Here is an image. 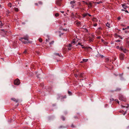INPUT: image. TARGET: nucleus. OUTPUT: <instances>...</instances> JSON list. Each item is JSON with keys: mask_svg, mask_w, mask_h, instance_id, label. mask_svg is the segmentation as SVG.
<instances>
[{"mask_svg": "<svg viewBox=\"0 0 129 129\" xmlns=\"http://www.w3.org/2000/svg\"><path fill=\"white\" fill-rule=\"evenodd\" d=\"M119 99L121 101L125 102L126 101V98L123 95L119 96Z\"/></svg>", "mask_w": 129, "mask_h": 129, "instance_id": "nucleus-1", "label": "nucleus"}, {"mask_svg": "<svg viewBox=\"0 0 129 129\" xmlns=\"http://www.w3.org/2000/svg\"><path fill=\"white\" fill-rule=\"evenodd\" d=\"M20 83L19 80L18 79H17L14 81V83L15 85H18L20 84Z\"/></svg>", "mask_w": 129, "mask_h": 129, "instance_id": "nucleus-2", "label": "nucleus"}, {"mask_svg": "<svg viewBox=\"0 0 129 129\" xmlns=\"http://www.w3.org/2000/svg\"><path fill=\"white\" fill-rule=\"evenodd\" d=\"M119 58L121 60H123V59L124 58V54L121 53L119 55Z\"/></svg>", "mask_w": 129, "mask_h": 129, "instance_id": "nucleus-3", "label": "nucleus"}, {"mask_svg": "<svg viewBox=\"0 0 129 129\" xmlns=\"http://www.w3.org/2000/svg\"><path fill=\"white\" fill-rule=\"evenodd\" d=\"M24 40H26L27 41H28V36L26 35V36H24Z\"/></svg>", "mask_w": 129, "mask_h": 129, "instance_id": "nucleus-4", "label": "nucleus"}, {"mask_svg": "<svg viewBox=\"0 0 129 129\" xmlns=\"http://www.w3.org/2000/svg\"><path fill=\"white\" fill-rule=\"evenodd\" d=\"M122 5V7H123V8L124 9H126L128 7L127 6H126L125 5V4H123Z\"/></svg>", "mask_w": 129, "mask_h": 129, "instance_id": "nucleus-5", "label": "nucleus"}, {"mask_svg": "<svg viewBox=\"0 0 129 129\" xmlns=\"http://www.w3.org/2000/svg\"><path fill=\"white\" fill-rule=\"evenodd\" d=\"M11 100L15 102L16 103L17 102H18V100H16L14 98H12L11 99Z\"/></svg>", "mask_w": 129, "mask_h": 129, "instance_id": "nucleus-6", "label": "nucleus"}, {"mask_svg": "<svg viewBox=\"0 0 129 129\" xmlns=\"http://www.w3.org/2000/svg\"><path fill=\"white\" fill-rule=\"evenodd\" d=\"M12 5V4L11 3H9L8 4V6L11 8L12 7H14V6H11V5Z\"/></svg>", "mask_w": 129, "mask_h": 129, "instance_id": "nucleus-7", "label": "nucleus"}, {"mask_svg": "<svg viewBox=\"0 0 129 129\" xmlns=\"http://www.w3.org/2000/svg\"><path fill=\"white\" fill-rule=\"evenodd\" d=\"M61 2V0H59V1H57L56 2V3L57 4L59 5L60 4V2Z\"/></svg>", "mask_w": 129, "mask_h": 129, "instance_id": "nucleus-8", "label": "nucleus"}, {"mask_svg": "<svg viewBox=\"0 0 129 129\" xmlns=\"http://www.w3.org/2000/svg\"><path fill=\"white\" fill-rule=\"evenodd\" d=\"M122 51L125 53H126L127 52V50L125 49H123V50H122Z\"/></svg>", "mask_w": 129, "mask_h": 129, "instance_id": "nucleus-9", "label": "nucleus"}, {"mask_svg": "<svg viewBox=\"0 0 129 129\" xmlns=\"http://www.w3.org/2000/svg\"><path fill=\"white\" fill-rule=\"evenodd\" d=\"M106 26H107L108 27H109V28H110V24L109 23H107L106 24Z\"/></svg>", "mask_w": 129, "mask_h": 129, "instance_id": "nucleus-10", "label": "nucleus"}, {"mask_svg": "<svg viewBox=\"0 0 129 129\" xmlns=\"http://www.w3.org/2000/svg\"><path fill=\"white\" fill-rule=\"evenodd\" d=\"M54 54H55V55H58V56H59V57H61H61H62V56H61L60 55V54H59V53H55Z\"/></svg>", "mask_w": 129, "mask_h": 129, "instance_id": "nucleus-11", "label": "nucleus"}, {"mask_svg": "<svg viewBox=\"0 0 129 129\" xmlns=\"http://www.w3.org/2000/svg\"><path fill=\"white\" fill-rule=\"evenodd\" d=\"M22 42L24 44H26L27 43H29V42H28V41H22Z\"/></svg>", "mask_w": 129, "mask_h": 129, "instance_id": "nucleus-12", "label": "nucleus"}, {"mask_svg": "<svg viewBox=\"0 0 129 129\" xmlns=\"http://www.w3.org/2000/svg\"><path fill=\"white\" fill-rule=\"evenodd\" d=\"M14 9L17 12L18 11V9L17 8H14Z\"/></svg>", "mask_w": 129, "mask_h": 129, "instance_id": "nucleus-13", "label": "nucleus"}, {"mask_svg": "<svg viewBox=\"0 0 129 129\" xmlns=\"http://www.w3.org/2000/svg\"><path fill=\"white\" fill-rule=\"evenodd\" d=\"M129 28V27L127 26L125 28H123L122 29L123 30H124L125 29H128Z\"/></svg>", "mask_w": 129, "mask_h": 129, "instance_id": "nucleus-14", "label": "nucleus"}, {"mask_svg": "<svg viewBox=\"0 0 129 129\" xmlns=\"http://www.w3.org/2000/svg\"><path fill=\"white\" fill-rule=\"evenodd\" d=\"M75 3V1H71L70 2V4H74Z\"/></svg>", "mask_w": 129, "mask_h": 129, "instance_id": "nucleus-15", "label": "nucleus"}, {"mask_svg": "<svg viewBox=\"0 0 129 129\" xmlns=\"http://www.w3.org/2000/svg\"><path fill=\"white\" fill-rule=\"evenodd\" d=\"M59 15V14L58 13H56L55 14V16L56 17L58 16Z\"/></svg>", "mask_w": 129, "mask_h": 129, "instance_id": "nucleus-16", "label": "nucleus"}, {"mask_svg": "<svg viewBox=\"0 0 129 129\" xmlns=\"http://www.w3.org/2000/svg\"><path fill=\"white\" fill-rule=\"evenodd\" d=\"M39 41L40 42H42V39L41 38H39Z\"/></svg>", "mask_w": 129, "mask_h": 129, "instance_id": "nucleus-17", "label": "nucleus"}, {"mask_svg": "<svg viewBox=\"0 0 129 129\" xmlns=\"http://www.w3.org/2000/svg\"><path fill=\"white\" fill-rule=\"evenodd\" d=\"M61 119L63 120H65V118L63 116H62L61 117Z\"/></svg>", "mask_w": 129, "mask_h": 129, "instance_id": "nucleus-18", "label": "nucleus"}, {"mask_svg": "<svg viewBox=\"0 0 129 129\" xmlns=\"http://www.w3.org/2000/svg\"><path fill=\"white\" fill-rule=\"evenodd\" d=\"M54 43V41H53L51 42L49 44L50 45L51 44H53Z\"/></svg>", "mask_w": 129, "mask_h": 129, "instance_id": "nucleus-19", "label": "nucleus"}, {"mask_svg": "<svg viewBox=\"0 0 129 129\" xmlns=\"http://www.w3.org/2000/svg\"><path fill=\"white\" fill-rule=\"evenodd\" d=\"M88 60V59H83V61H87Z\"/></svg>", "mask_w": 129, "mask_h": 129, "instance_id": "nucleus-20", "label": "nucleus"}, {"mask_svg": "<svg viewBox=\"0 0 129 129\" xmlns=\"http://www.w3.org/2000/svg\"><path fill=\"white\" fill-rule=\"evenodd\" d=\"M3 26V25L2 23L1 22H0V27H2Z\"/></svg>", "mask_w": 129, "mask_h": 129, "instance_id": "nucleus-21", "label": "nucleus"}, {"mask_svg": "<svg viewBox=\"0 0 129 129\" xmlns=\"http://www.w3.org/2000/svg\"><path fill=\"white\" fill-rule=\"evenodd\" d=\"M119 48L122 51L124 49L122 47H120Z\"/></svg>", "mask_w": 129, "mask_h": 129, "instance_id": "nucleus-22", "label": "nucleus"}, {"mask_svg": "<svg viewBox=\"0 0 129 129\" xmlns=\"http://www.w3.org/2000/svg\"><path fill=\"white\" fill-rule=\"evenodd\" d=\"M115 101L117 102V103H118V104H119V101L118 100H117V99H115Z\"/></svg>", "mask_w": 129, "mask_h": 129, "instance_id": "nucleus-23", "label": "nucleus"}, {"mask_svg": "<svg viewBox=\"0 0 129 129\" xmlns=\"http://www.w3.org/2000/svg\"><path fill=\"white\" fill-rule=\"evenodd\" d=\"M121 41L119 40H117L115 41L116 42H118Z\"/></svg>", "mask_w": 129, "mask_h": 129, "instance_id": "nucleus-24", "label": "nucleus"}, {"mask_svg": "<svg viewBox=\"0 0 129 129\" xmlns=\"http://www.w3.org/2000/svg\"><path fill=\"white\" fill-rule=\"evenodd\" d=\"M72 46V45H71V44H69V45H68V47H70V48Z\"/></svg>", "mask_w": 129, "mask_h": 129, "instance_id": "nucleus-25", "label": "nucleus"}, {"mask_svg": "<svg viewBox=\"0 0 129 129\" xmlns=\"http://www.w3.org/2000/svg\"><path fill=\"white\" fill-rule=\"evenodd\" d=\"M97 24L95 23V24H94L93 26H94L95 27V26H97Z\"/></svg>", "mask_w": 129, "mask_h": 129, "instance_id": "nucleus-26", "label": "nucleus"}, {"mask_svg": "<svg viewBox=\"0 0 129 129\" xmlns=\"http://www.w3.org/2000/svg\"><path fill=\"white\" fill-rule=\"evenodd\" d=\"M75 41H73L72 42V43H71L72 44V43H74V44H75Z\"/></svg>", "mask_w": 129, "mask_h": 129, "instance_id": "nucleus-27", "label": "nucleus"}, {"mask_svg": "<svg viewBox=\"0 0 129 129\" xmlns=\"http://www.w3.org/2000/svg\"><path fill=\"white\" fill-rule=\"evenodd\" d=\"M27 52V50H25L24 51V52L23 53H25Z\"/></svg>", "mask_w": 129, "mask_h": 129, "instance_id": "nucleus-28", "label": "nucleus"}, {"mask_svg": "<svg viewBox=\"0 0 129 129\" xmlns=\"http://www.w3.org/2000/svg\"><path fill=\"white\" fill-rule=\"evenodd\" d=\"M84 14L85 16L88 15V13H85Z\"/></svg>", "mask_w": 129, "mask_h": 129, "instance_id": "nucleus-29", "label": "nucleus"}, {"mask_svg": "<svg viewBox=\"0 0 129 129\" xmlns=\"http://www.w3.org/2000/svg\"><path fill=\"white\" fill-rule=\"evenodd\" d=\"M121 107L122 108H124V107H125V106H123V105H121Z\"/></svg>", "mask_w": 129, "mask_h": 129, "instance_id": "nucleus-30", "label": "nucleus"}, {"mask_svg": "<svg viewBox=\"0 0 129 129\" xmlns=\"http://www.w3.org/2000/svg\"><path fill=\"white\" fill-rule=\"evenodd\" d=\"M110 100L111 101H113L114 100V99L113 98H112L111 99H110Z\"/></svg>", "mask_w": 129, "mask_h": 129, "instance_id": "nucleus-31", "label": "nucleus"}, {"mask_svg": "<svg viewBox=\"0 0 129 129\" xmlns=\"http://www.w3.org/2000/svg\"><path fill=\"white\" fill-rule=\"evenodd\" d=\"M39 4H42V3L41 2H39Z\"/></svg>", "mask_w": 129, "mask_h": 129, "instance_id": "nucleus-32", "label": "nucleus"}, {"mask_svg": "<svg viewBox=\"0 0 129 129\" xmlns=\"http://www.w3.org/2000/svg\"><path fill=\"white\" fill-rule=\"evenodd\" d=\"M88 4V6H91V3H89Z\"/></svg>", "mask_w": 129, "mask_h": 129, "instance_id": "nucleus-33", "label": "nucleus"}, {"mask_svg": "<svg viewBox=\"0 0 129 129\" xmlns=\"http://www.w3.org/2000/svg\"><path fill=\"white\" fill-rule=\"evenodd\" d=\"M126 111L123 114V115H125V114H126Z\"/></svg>", "mask_w": 129, "mask_h": 129, "instance_id": "nucleus-34", "label": "nucleus"}, {"mask_svg": "<svg viewBox=\"0 0 129 129\" xmlns=\"http://www.w3.org/2000/svg\"><path fill=\"white\" fill-rule=\"evenodd\" d=\"M85 3L87 5H88V3L87 2H85Z\"/></svg>", "mask_w": 129, "mask_h": 129, "instance_id": "nucleus-35", "label": "nucleus"}, {"mask_svg": "<svg viewBox=\"0 0 129 129\" xmlns=\"http://www.w3.org/2000/svg\"><path fill=\"white\" fill-rule=\"evenodd\" d=\"M125 12H127V13H128V11H127V10H125Z\"/></svg>", "mask_w": 129, "mask_h": 129, "instance_id": "nucleus-36", "label": "nucleus"}, {"mask_svg": "<svg viewBox=\"0 0 129 129\" xmlns=\"http://www.w3.org/2000/svg\"><path fill=\"white\" fill-rule=\"evenodd\" d=\"M120 88H117L116 89V90H120Z\"/></svg>", "mask_w": 129, "mask_h": 129, "instance_id": "nucleus-37", "label": "nucleus"}, {"mask_svg": "<svg viewBox=\"0 0 129 129\" xmlns=\"http://www.w3.org/2000/svg\"><path fill=\"white\" fill-rule=\"evenodd\" d=\"M23 39H24V37L23 38H21L20 39V40H22Z\"/></svg>", "mask_w": 129, "mask_h": 129, "instance_id": "nucleus-38", "label": "nucleus"}, {"mask_svg": "<svg viewBox=\"0 0 129 129\" xmlns=\"http://www.w3.org/2000/svg\"><path fill=\"white\" fill-rule=\"evenodd\" d=\"M128 106L126 107V108H128V107H129V104H127Z\"/></svg>", "mask_w": 129, "mask_h": 129, "instance_id": "nucleus-39", "label": "nucleus"}, {"mask_svg": "<svg viewBox=\"0 0 129 129\" xmlns=\"http://www.w3.org/2000/svg\"><path fill=\"white\" fill-rule=\"evenodd\" d=\"M81 44L80 43L78 42L77 45H80Z\"/></svg>", "mask_w": 129, "mask_h": 129, "instance_id": "nucleus-40", "label": "nucleus"}, {"mask_svg": "<svg viewBox=\"0 0 129 129\" xmlns=\"http://www.w3.org/2000/svg\"><path fill=\"white\" fill-rule=\"evenodd\" d=\"M116 48L117 49H118L119 48V47L118 46H117L116 47Z\"/></svg>", "mask_w": 129, "mask_h": 129, "instance_id": "nucleus-41", "label": "nucleus"}, {"mask_svg": "<svg viewBox=\"0 0 129 129\" xmlns=\"http://www.w3.org/2000/svg\"><path fill=\"white\" fill-rule=\"evenodd\" d=\"M71 127H74V125L72 124L71 126Z\"/></svg>", "mask_w": 129, "mask_h": 129, "instance_id": "nucleus-42", "label": "nucleus"}, {"mask_svg": "<svg viewBox=\"0 0 129 129\" xmlns=\"http://www.w3.org/2000/svg\"><path fill=\"white\" fill-rule=\"evenodd\" d=\"M35 4L36 6H38V4L37 3H35Z\"/></svg>", "mask_w": 129, "mask_h": 129, "instance_id": "nucleus-43", "label": "nucleus"}, {"mask_svg": "<svg viewBox=\"0 0 129 129\" xmlns=\"http://www.w3.org/2000/svg\"><path fill=\"white\" fill-rule=\"evenodd\" d=\"M88 15L89 16H91V15L90 14H89L88 13Z\"/></svg>", "mask_w": 129, "mask_h": 129, "instance_id": "nucleus-44", "label": "nucleus"}, {"mask_svg": "<svg viewBox=\"0 0 129 129\" xmlns=\"http://www.w3.org/2000/svg\"><path fill=\"white\" fill-rule=\"evenodd\" d=\"M63 30H64L67 31L68 30V29H63Z\"/></svg>", "mask_w": 129, "mask_h": 129, "instance_id": "nucleus-45", "label": "nucleus"}, {"mask_svg": "<svg viewBox=\"0 0 129 129\" xmlns=\"http://www.w3.org/2000/svg\"><path fill=\"white\" fill-rule=\"evenodd\" d=\"M68 49L69 50H70L71 49V48H70V47H69L68 48Z\"/></svg>", "mask_w": 129, "mask_h": 129, "instance_id": "nucleus-46", "label": "nucleus"}, {"mask_svg": "<svg viewBox=\"0 0 129 129\" xmlns=\"http://www.w3.org/2000/svg\"><path fill=\"white\" fill-rule=\"evenodd\" d=\"M125 33H126L128 32V31L127 30H126L125 31Z\"/></svg>", "mask_w": 129, "mask_h": 129, "instance_id": "nucleus-47", "label": "nucleus"}, {"mask_svg": "<svg viewBox=\"0 0 129 129\" xmlns=\"http://www.w3.org/2000/svg\"><path fill=\"white\" fill-rule=\"evenodd\" d=\"M120 17H119L118 18V20H120Z\"/></svg>", "mask_w": 129, "mask_h": 129, "instance_id": "nucleus-48", "label": "nucleus"}, {"mask_svg": "<svg viewBox=\"0 0 129 129\" xmlns=\"http://www.w3.org/2000/svg\"><path fill=\"white\" fill-rule=\"evenodd\" d=\"M68 93L69 94H70V93H71V92H70V91H68Z\"/></svg>", "mask_w": 129, "mask_h": 129, "instance_id": "nucleus-49", "label": "nucleus"}, {"mask_svg": "<svg viewBox=\"0 0 129 129\" xmlns=\"http://www.w3.org/2000/svg\"><path fill=\"white\" fill-rule=\"evenodd\" d=\"M71 7H72L73 8H74V5H72L71 6Z\"/></svg>", "mask_w": 129, "mask_h": 129, "instance_id": "nucleus-50", "label": "nucleus"}, {"mask_svg": "<svg viewBox=\"0 0 129 129\" xmlns=\"http://www.w3.org/2000/svg\"><path fill=\"white\" fill-rule=\"evenodd\" d=\"M83 17H85V15H84V14L83 15Z\"/></svg>", "mask_w": 129, "mask_h": 129, "instance_id": "nucleus-51", "label": "nucleus"}, {"mask_svg": "<svg viewBox=\"0 0 129 129\" xmlns=\"http://www.w3.org/2000/svg\"><path fill=\"white\" fill-rule=\"evenodd\" d=\"M46 42H48V40L47 39L46 40Z\"/></svg>", "mask_w": 129, "mask_h": 129, "instance_id": "nucleus-52", "label": "nucleus"}, {"mask_svg": "<svg viewBox=\"0 0 129 129\" xmlns=\"http://www.w3.org/2000/svg\"><path fill=\"white\" fill-rule=\"evenodd\" d=\"M61 12L62 13H63L64 12L63 11H61Z\"/></svg>", "mask_w": 129, "mask_h": 129, "instance_id": "nucleus-53", "label": "nucleus"}, {"mask_svg": "<svg viewBox=\"0 0 129 129\" xmlns=\"http://www.w3.org/2000/svg\"><path fill=\"white\" fill-rule=\"evenodd\" d=\"M121 11H125V10H124V9H121Z\"/></svg>", "mask_w": 129, "mask_h": 129, "instance_id": "nucleus-54", "label": "nucleus"}, {"mask_svg": "<svg viewBox=\"0 0 129 129\" xmlns=\"http://www.w3.org/2000/svg\"><path fill=\"white\" fill-rule=\"evenodd\" d=\"M122 75H123V74H122V73L121 74H120V76H122Z\"/></svg>", "mask_w": 129, "mask_h": 129, "instance_id": "nucleus-55", "label": "nucleus"}, {"mask_svg": "<svg viewBox=\"0 0 129 129\" xmlns=\"http://www.w3.org/2000/svg\"><path fill=\"white\" fill-rule=\"evenodd\" d=\"M105 44H108V43L107 42H106L105 43Z\"/></svg>", "mask_w": 129, "mask_h": 129, "instance_id": "nucleus-56", "label": "nucleus"}, {"mask_svg": "<svg viewBox=\"0 0 129 129\" xmlns=\"http://www.w3.org/2000/svg\"><path fill=\"white\" fill-rule=\"evenodd\" d=\"M77 76V75H75V76L76 77Z\"/></svg>", "mask_w": 129, "mask_h": 129, "instance_id": "nucleus-57", "label": "nucleus"}, {"mask_svg": "<svg viewBox=\"0 0 129 129\" xmlns=\"http://www.w3.org/2000/svg\"><path fill=\"white\" fill-rule=\"evenodd\" d=\"M1 30L3 31H4V29H1Z\"/></svg>", "mask_w": 129, "mask_h": 129, "instance_id": "nucleus-58", "label": "nucleus"}, {"mask_svg": "<svg viewBox=\"0 0 129 129\" xmlns=\"http://www.w3.org/2000/svg\"><path fill=\"white\" fill-rule=\"evenodd\" d=\"M84 26H83V28H84Z\"/></svg>", "mask_w": 129, "mask_h": 129, "instance_id": "nucleus-59", "label": "nucleus"}, {"mask_svg": "<svg viewBox=\"0 0 129 129\" xmlns=\"http://www.w3.org/2000/svg\"><path fill=\"white\" fill-rule=\"evenodd\" d=\"M85 48V47H82V48Z\"/></svg>", "mask_w": 129, "mask_h": 129, "instance_id": "nucleus-60", "label": "nucleus"}, {"mask_svg": "<svg viewBox=\"0 0 129 129\" xmlns=\"http://www.w3.org/2000/svg\"><path fill=\"white\" fill-rule=\"evenodd\" d=\"M80 45H81V46H83V45H81V44Z\"/></svg>", "mask_w": 129, "mask_h": 129, "instance_id": "nucleus-61", "label": "nucleus"}, {"mask_svg": "<svg viewBox=\"0 0 129 129\" xmlns=\"http://www.w3.org/2000/svg\"><path fill=\"white\" fill-rule=\"evenodd\" d=\"M82 2H84V3H85V2H84V1H82Z\"/></svg>", "mask_w": 129, "mask_h": 129, "instance_id": "nucleus-62", "label": "nucleus"}, {"mask_svg": "<svg viewBox=\"0 0 129 129\" xmlns=\"http://www.w3.org/2000/svg\"><path fill=\"white\" fill-rule=\"evenodd\" d=\"M62 127L61 126H60V128H61Z\"/></svg>", "mask_w": 129, "mask_h": 129, "instance_id": "nucleus-63", "label": "nucleus"}, {"mask_svg": "<svg viewBox=\"0 0 129 129\" xmlns=\"http://www.w3.org/2000/svg\"><path fill=\"white\" fill-rule=\"evenodd\" d=\"M127 68L128 69H129V67H128Z\"/></svg>", "mask_w": 129, "mask_h": 129, "instance_id": "nucleus-64", "label": "nucleus"}]
</instances>
